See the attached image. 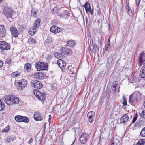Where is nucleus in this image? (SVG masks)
Returning <instances> with one entry per match:
<instances>
[{"mask_svg": "<svg viewBox=\"0 0 145 145\" xmlns=\"http://www.w3.org/2000/svg\"><path fill=\"white\" fill-rule=\"evenodd\" d=\"M5 102L9 105L17 104L19 101V99L13 95H8L5 96L4 98Z\"/></svg>", "mask_w": 145, "mask_h": 145, "instance_id": "obj_1", "label": "nucleus"}, {"mask_svg": "<svg viewBox=\"0 0 145 145\" xmlns=\"http://www.w3.org/2000/svg\"><path fill=\"white\" fill-rule=\"evenodd\" d=\"M40 19L37 18L33 24V26L31 27L29 31V34L31 35H33L36 32V30L40 25Z\"/></svg>", "mask_w": 145, "mask_h": 145, "instance_id": "obj_2", "label": "nucleus"}, {"mask_svg": "<svg viewBox=\"0 0 145 145\" xmlns=\"http://www.w3.org/2000/svg\"><path fill=\"white\" fill-rule=\"evenodd\" d=\"M3 12L5 16L10 22H12L13 20L12 16L13 14L14 13L13 11L11 10L8 7H6L5 8Z\"/></svg>", "mask_w": 145, "mask_h": 145, "instance_id": "obj_3", "label": "nucleus"}, {"mask_svg": "<svg viewBox=\"0 0 145 145\" xmlns=\"http://www.w3.org/2000/svg\"><path fill=\"white\" fill-rule=\"evenodd\" d=\"M35 65L38 71L45 70L48 68V66L46 65V63L39 61L37 62Z\"/></svg>", "mask_w": 145, "mask_h": 145, "instance_id": "obj_4", "label": "nucleus"}, {"mask_svg": "<svg viewBox=\"0 0 145 145\" xmlns=\"http://www.w3.org/2000/svg\"><path fill=\"white\" fill-rule=\"evenodd\" d=\"M33 93L35 96L40 100L44 101L46 100L45 95L44 93H42L38 90V91L36 89L34 90Z\"/></svg>", "mask_w": 145, "mask_h": 145, "instance_id": "obj_5", "label": "nucleus"}, {"mask_svg": "<svg viewBox=\"0 0 145 145\" xmlns=\"http://www.w3.org/2000/svg\"><path fill=\"white\" fill-rule=\"evenodd\" d=\"M31 84L32 86L35 88H37L36 89L38 91V89H41L43 86L42 83L36 80H33L31 81Z\"/></svg>", "mask_w": 145, "mask_h": 145, "instance_id": "obj_6", "label": "nucleus"}, {"mask_svg": "<svg viewBox=\"0 0 145 145\" xmlns=\"http://www.w3.org/2000/svg\"><path fill=\"white\" fill-rule=\"evenodd\" d=\"M15 119L16 121L18 122H24L26 123L29 122V119L26 117L18 115L15 117Z\"/></svg>", "mask_w": 145, "mask_h": 145, "instance_id": "obj_7", "label": "nucleus"}, {"mask_svg": "<svg viewBox=\"0 0 145 145\" xmlns=\"http://www.w3.org/2000/svg\"><path fill=\"white\" fill-rule=\"evenodd\" d=\"M18 83L17 85L18 87L22 89L25 87L27 85V83L26 80L25 79H22L18 81Z\"/></svg>", "mask_w": 145, "mask_h": 145, "instance_id": "obj_8", "label": "nucleus"}, {"mask_svg": "<svg viewBox=\"0 0 145 145\" xmlns=\"http://www.w3.org/2000/svg\"><path fill=\"white\" fill-rule=\"evenodd\" d=\"M0 48L3 50H8L10 48V45L4 41L0 42Z\"/></svg>", "mask_w": 145, "mask_h": 145, "instance_id": "obj_9", "label": "nucleus"}, {"mask_svg": "<svg viewBox=\"0 0 145 145\" xmlns=\"http://www.w3.org/2000/svg\"><path fill=\"white\" fill-rule=\"evenodd\" d=\"M34 118L36 121H42L43 120V115L39 112H35Z\"/></svg>", "mask_w": 145, "mask_h": 145, "instance_id": "obj_10", "label": "nucleus"}, {"mask_svg": "<svg viewBox=\"0 0 145 145\" xmlns=\"http://www.w3.org/2000/svg\"><path fill=\"white\" fill-rule=\"evenodd\" d=\"M88 139L87 134L85 133H82L80 138V142L82 144H85Z\"/></svg>", "mask_w": 145, "mask_h": 145, "instance_id": "obj_11", "label": "nucleus"}, {"mask_svg": "<svg viewBox=\"0 0 145 145\" xmlns=\"http://www.w3.org/2000/svg\"><path fill=\"white\" fill-rule=\"evenodd\" d=\"M57 64L58 65L60 68L61 69L63 70L64 69H65L66 63V62L61 59H59L57 61Z\"/></svg>", "mask_w": 145, "mask_h": 145, "instance_id": "obj_12", "label": "nucleus"}, {"mask_svg": "<svg viewBox=\"0 0 145 145\" xmlns=\"http://www.w3.org/2000/svg\"><path fill=\"white\" fill-rule=\"evenodd\" d=\"M10 30L11 32L12 35L13 37L15 38L18 37V32L16 28L12 27L10 28Z\"/></svg>", "mask_w": 145, "mask_h": 145, "instance_id": "obj_13", "label": "nucleus"}, {"mask_svg": "<svg viewBox=\"0 0 145 145\" xmlns=\"http://www.w3.org/2000/svg\"><path fill=\"white\" fill-rule=\"evenodd\" d=\"M95 114L94 111H91L89 112L87 114V117L88 118V121L91 123L93 122V120Z\"/></svg>", "mask_w": 145, "mask_h": 145, "instance_id": "obj_14", "label": "nucleus"}, {"mask_svg": "<svg viewBox=\"0 0 145 145\" xmlns=\"http://www.w3.org/2000/svg\"><path fill=\"white\" fill-rule=\"evenodd\" d=\"M6 30L4 25H0V37L3 38L6 35Z\"/></svg>", "mask_w": 145, "mask_h": 145, "instance_id": "obj_15", "label": "nucleus"}, {"mask_svg": "<svg viewBox=\"0 0 145 145\" xmlns=\"http://www.w3.org/2000/svg\"><path fill=\"white\" fill-rule=\"evenodd\" d=\"M61 29L56 26H52L51 27L50 31L51 32L54 33H59L61 31Z\"/></svg>", "mask_w": 145, "mask_h": 145, "instance_id": "obj_16", "label": "nucleus"}, {"mask_svg": "<svg viewBox=\"0 0 145 145\" xmlns=\"http://www.w3.org/2000/svg\"><path fill=\"white\" fill-rule=\"evenodd\" d=\"M129 117L127 114H124L121 118L120 122L121 123H123L126 122L128 120Z\"/></svg>", "mask_w": 145, "mask_h": 145, "instance_id": "obj_17", "label": "nucleus"}, {"mask_svg": "<svg viewBox=\"0 0 145 145\" xmlns=\"http://www.w3.org/2000/svg\"><path fill=\"white\" fill-rule=\"evenodd\" d=\"M74 69V67L73 68H72L71 66V65L70 66H68V67L66 68V71L67 72H68L69 74H70V76L71 77H73V76L74 74H73L74 73V71L73 70Z\"/></svg>", "mask_w": 145, "mask_h": 145, "instance_id": "obj_18", "label": "nucleus"}, {"mask_svg": "<svg viewBox=\"0 0 145 145\" xmlns=\"http://www.w3.org/2000/svg\"><path fill=\"white\" fill-rule=\"evenodd\" d=\"M139 61L141 63L143 64H145V53L140 54L139 57Z\"/></svg>", "mask_w": 145, "mask_h": 145, "instance_id": "obj_19", "label": "nucleus"}, {"mask_svg": "<svg viewBox=\"0 0 145 145\" xmlns=\"http://www.w3.org/2000/svg\"><path fill=\"white\" fill-rule=\"evenodd\" d=\"M62 51L64 54L67 55H70L71 54V50L67 48L64 47L62 48Z\"/></svg>", "mask_w": 145, "mask_h": 145, "instance_id": "obj_20", "label": "nucleus"}, {"mask_svg": "<svg viewBox=\"0 0 145 145\" xmlns=\"http://www.w3.org/2000/svg\"><path fill=\"white\" fill-rule=\"evenodd\" d=\"M140 76L141 78L145 77V65L142 67L140 70Z\"/></svg>", "mask_w": 145, "mask_h": 145, "instance_id": "obj_21", "label": "nucleus"}, {"mask_svg": "<svg viewBox=\"0 0 145 145\" xmlns=\"http://www.w3.org/2000/svg\"><path fill=\"white\" fill-rule=\"evenodd\" d=\"M118 86V82L117 81H115L112 84V89L113 91V93L116 91V88Z\"/></svg>", "mask_w": 145, "mask_h": 145, "instance_id": "obj_22", "label": "nucleus"}, {"mask_svg": "<svg viewBox=\"0 0 145 145\" xmlns=\"http://www.w3.org/2000/svg\"><path fill=\"white\" fill-rule=\"evenodd\" d=\"M31 65L29 63H27L25 65L24 70L25 72H28L31 68Z\"/></svg>", "mask_w": 145, "mask_h": 145, "instance_id": "obj_23", "label": "nucleus"}, {"mask_svg": "<svg viewBox=\"0 0 145 145\" xmlns=\"http://www.w3.org/2000/svg\"><path fill=\"white\" fill-rule=\"evenodd\" d=\"M54 56L56 58L63 59L64 56L62 53L60 52H55L54 53Z\"/></svg>", "mask_w": 145, "mask_h": 145, "instance_id": "obj_24", "label": "nucleus"}, {"mask_svg": "<svg viewBox=\"0 0 145 145\" xmlns=\"http://www.w3.org/2000/svg\"><path fill=\"white\" fill-rule=\"evenodd\" d=\"M38 12V10H35L34 8H33L31 11V16L36 18Z\"/></svg>", "mask_w": 145, "mask_h": 145, "instance_id": "obj_25", "label": "nucleus"}, {"mask_svg": "<svg viewBox=\"0 0 145 145\" xmlns=\"http://www.w3.org/2000/svg\"><path fill=\"white\" fill-rule=\"evenodd\" d=\"M133 96L137 101L138 99L139 98L140 96V93L137 91H135L132 94Z\"/></svg>", "mask_w": 145, "mask_h": 145, "instance_id": "obj_26", "label": "nucleus"}, {"mask_svg": "<svg viewBox=\"0 0 145 145\" xmlns=\"http://www.w3.org/2000/svg\"><path fill=\"white\" fill-rule=\"evenodd\" d=\"M110 91L108 89L106 90V93L104 97V98H106L107 101H108L110 98Z\"/></svg>", "mask_w": 145, "mask_h": 145, "instance_id": "obj_27", "label": "nucleus"}, {"mask_svg": "<svg viewBox=\"0 0 145 145\" xmlns=\"http://www.w3.org/2000/svg\"><path fill=\"white\" fill-rule=\"evenodd\" d=\"M16 138L15 137L9 136L8 137L5 139V142L7 143H10L12 141H13L14 140H16Z\"/></svg>", "mask_w": 145, "mask_h": 145, "instance_id": "obj_28", "label": "nucleus"}, {"mask_svg": "<svg viewBox=\"0 0 145 145\" xmlns=\"http://www.w3.org/2000/svg\"><path fill=\"white\" fill-rule=\"evenodd\" d=\"M126 10L127 11V13L129 14L130 15L132 14V12L131 9V8L129 7L128 4H127V3H126Z\"/></svg>", "mask_w": 145, "mask_h": 145, "instance_id": "obj_29", "label": "nucleus"}, {"mask_svg": "<svg viewBox=\"0 0 145 145\" xmlns=\"http://www.w3.org/2000/svg\"><path fill=\"white\" fill-rule=\"evenodd\" d=\"M75 44L74 40H69L67 41V46L73 47Z\"/></svg>", "mask_w": 145, "mask_h": 145, "instance_id": "obj_30", "label": "nucleus"}, {"mask_svg": "<svg viewBox=\"0 0 145 145\" xmlns=\"http://www.w3.org/2000/svg\"><path fill=\"white\" fill-rule=\"evenodd\" d=\"M84 7L86 12L87 13V10H88V9L90 8L91 6L90 4H89L88 3L86 2H85L84 5H83L82 7Z\"/></svg>", "mask_w": 145, "mask_h": 145, "instance_id": "obj_31", "label": "nucleus"}, {"mask_svg": "<svg viewBox=\"0 0 145 145\" xmlns=\"http://www.w3.org/2000/svg\"><path fill=\"white\" fill-rule=\"evenodd\" d=\"M135 101H137V100L135 99L132 95H130L129 97V102L131 104L135 102Z\"/></svg>", "mask_w": 145, "mask_h": 145, "instance_id": "obj_32", "label": "nucleus"}, {"mask_svg": "<svg viewBox=\"0 0 145 145\" xmlns=\"http://www.w3.org/2000/svg\"><path fill=\"white\" fill-rule=\"evenodd\" d=\"M28 42L29 44L32 45H35L37 43L36 40L32 38H30L28 39Z\"/></svg>", "mask_w": 145, "mask_h": 145, "instance_id": "obj_33", "label": "nucleus"}, {"mask_svg": "<svg viewBox=\"0 0 145 145\" xmlns=\"http://www.w3.org/2000/svg\"><path fill=\"white\" fill-rule=\"evenodd\" d=\"M43 75L42 73L37 72L34 75V78H40Z\"/></svg>", "mask_w": 145, "mask_h": 145, "instance_id": "obj_34", "label": "nucleus"}, {"mask_svg": "<svg viewBox=\"0 0 145 145\" xmlns=\"http://www.w3.org/2000/svg\"><path fill=\"white\" fill-rule=\"evenodd\" d=\"M145 143V139H142L139 140L137 143V145H144Z\"/></svg>", "mask_w": 145, "mask_h": 145, "instance_id": "obj_35", "label": "nucleus"}, {"mask_svg": "<svg viewBox=\"0 0 145 145\" xmlns=\"http://www.w3.org/2000/svg\"><path fill=\"white\" fill-rule=\"evenodd\" d=\"M20 72L18 71H16L13 72L12 74V76L13 78L17 77L20 76Z\"/></svg>", "mask_w": 145, "mask_h": 145, "instance_id": "obj_36", "label": "nucleus"}, {"mask_svg": "<svg viewBox=\"0 0 145 145\" xmlns=\"http://www.w3.org/2000/svg\"><path fill=\"white\" fill-rule=\"evenodd\" d=\"M114 56L113 54H111L109 57L108 59V62L109 64H110L112 62Z\"/></svg>", "mask_w": 145, "mask_h": 145, "instance_id": "obj_37", "label": "nucleus"}, {"mask_svg": "<svg viewBox=\"0 0 145 145\" xmlns=\"http://www.w3.org/2000/svg\"><path fill=\"white\" fill-rule=\"evenodd\" d=\"M9 125L7 126L2 131V132L3 133L7 132L9 130Z\"/></svg>", "mask_w": 145, "mask_h": 145, "instance_id": "obj_38", "label": "nucleus"}, {"mask_svg": "<svg viewBox=\"0 0 145 145\" xmlns=\"http://www.w3.org/2000/svg\"><path fill=\"white\" fill-rule=\"evenodd\" d=\"M5 107V104L3 103H2L0 104V111L3 110Z\"/></svg>", "mask_w": 145, "mask_h": 145, "instance_id": "obj_39", "label": "nucleus"}, {"mask_svg": "<svg viewBox=\"0 0 145 145\" xmlns=\"http://www.w3.org/2000/svg\"><path fill=\"white\" fill-rule=\"evenodd\" d=\"M140 117L145 118V110L142 111L140 114Z\"/></svg>", "mask_w": 145, "mask_h": 145, "instance_id": "obj_40", "label": "nucleus"}, {"mask_svg": "<svg viewBox=\"0 0 145 145\" xmlns=\"http://www.w3.org/2000/svg\"><path fill=\"white\" fill-rule=\"evenodd\" d=\"M140 135L142 137H145V132L144 130V129H143L142 130L140 133Z\"/></svg>", "mask_w": 145, "mask_h": 145, "instance_id": "obj_41", "label": "nucleus"}, {"mask_svg": "<svg viewBox=\"0 0 145 145\" xmlns=\"http://www.w3.org/2000/svg\"><path fill=\"white\" fill-rule=\"evenodd\" d=\"M137 114H136L135 115V116L134 117V118L132 121V123L133 124L135 122V121H136V120L137 119Z\"/></svg>", "mask_w": 145, "mask_h": 145, "instance_id": "obj_42", "label": "nucleus"}, {"mask_svg": "<svg viewBox=\"0 0 145 145\" xmlns=\"http://www.w3.org/2000/svg\"><path fill=\"white\" fill-rule=\"evenodd\" d=\"M123 100L122 102V104L124 106H126L127 105V102L126 101V99L124 97H123Z\"/></svg>", "mask_w": 145, "mask_h": 145, "instance_id": "obj_43", "label": "nucleus"}, {"mask_svg": "<svg viewBox=\"0 0 145 145\" xmlns=\"http://www.w3.org/2000/svg\"><path fill=\"white\" fill-rule=\"evenodd\" d=\"M141 0H135L136 5L137 6L140 5V3Z\"/></svg>", "mask_w": 145, "mask_h": 145, "instance_id": "obj_44", "label": "nucleus"}, {"mask_svg": "<svg viewBox=\"0 0 145 145\" xmlns=\"http://www.w3.org/2000/svg\"><path fill=\"white\" fill-rule=\"evenodd\" d=\"M89 48L90 50H93L94 49V45L93 44L92 45H90L89 46Z\"/></svg>", "mask_w": 145, "mask_h": 145, "instance_id": "obj_45", "label": "nucleus"}, {"mask_svg": "<svg viewBox=\"0 0 145 145\" xmlns=\"http://www.w3.org/2000/svg\"><path fill=\"white\" fill-rule=\"evenodd\" d=\"M142 122V120L140 119H138L137 122V123L138 124H139V125H141Z\"/></svg>", "mask_w": 145, "mask_h": 145, "instance_id": "obj_46", "label": "nucleus"}, {"mask_svg": "<svg viewBox=\"0 0 145 145\" xmlns=\"http://www.w3.org/2000/svg\"><path fill=\"white\" fill-rule=\"evenodd\" d=\"M52 22L53 24L54 25H56L58 23L57 21L56 20H53L52 21Z\"/></svg>", "mask_w": 145, "mask_h": 145, "instance_id": "obj_47", "label": "nucleus"}, {"mask_svg": "<svg viewBox=\"0 0 145 145\" xmlns=\"http://www.w3.org/2000/svg\"><path fill=\"white\" fill-rule=\"evenodd\" d=\"M11 61V60L10 59H9V60H7L6 61L5 63H7L8 64H10V63Z\"/></svg>", "mask_w": 145, "mask_h": 145, "instance_id": "obj_48", "label": "nucleus"}, {"mask_svg": "<svg viewBox=\"0 0 145 145\" xmlns=\"http://www.w3.org/2000/svg\"><path fill=\"white\" fill-rule=\"evenodd\" d=\"M101 12V10L100 8H99L97 10V14L99 15H100Z\"/></svg>", "mask_w": 145, "mask_h": 145, "instance_id": "obj_49", "label": "nucleus"}, {"mask_svg": "<svg viewBox=\"0 0 145 145\" xmlns=\"http://www.w3.org/2000/svg\"><path fill=\"white\" fill-rule=\"evenodd\" d=\"M52 41V39L51 38L47 39V42L48 43H50Z\"/></svg>", "mask_w": 145, "mask_h": 145, "instance_id": "obj_50", "label": "nucleus"}, {"mask_svg": "<svg viewBox=\"0 0 145 145\" xmlns=\"http://www.w3.org/2000/svg\"><path fill=\"white\" fill-rule=\"evenodd\" d=\"M33 139L32 138H31L29 140L28 142V143L29 144H31L33 142Z\"/></svg>", "mask_w": 145, "mask_h": 145, "instance_id": "obj_51", "label": "nucleus"}, {"mask_svg": "<svg viewBox=\"0 0 145 145\" xmlns=\"http://www.w3.org/2000/svg\"><path fill=\"white\" fill-rule=\"evenodd\" d=\"M110 47V44H108L107 47L106 48V50L107 51H108L109 50Z\"/></svg>", "mask_w": 145, "mask_h": 145, "instance_id": "obj_52", "label": "nucleus"}, {"mask_svg": "<svg viewBox=\"0 0 145 145\" xmlns=\"http://www.w3.org/2000/svg\"><path fill=\"white\" fill-rule=\"evenodd\" d=\"M99 50L97 46V45H94V49L93 50Z\"/></svg>", "mask_w": 145, "mask_h": 145, "instance_id": "obj_53", "label": "nucleus"}, {"mask_svg": "<svg viewBox=\"0 0 145 145\" xmlns=\"http://www.w3.org/2000/svg\"><path fill=\"white\" fill-rule=\"evenodd\" d=\"M3 62L1 60H0V68L3 65Z\"/></svg>", "mask_w": 145, "mask_h": 145, "instance_id": "obj_54", "label": "nucleus"}, {"mask_svg": "<svg viewBox=\"0 0 145 145\" xmlns=\"http://www.w3.org/2000/svg\"><path fill=\"white\" fill-rule=\"evenodd\" d=\"M90 12L91 14V15H93V10H92L91 11H90Z\"/></svg>", "mask_w": 145, "mask_h": 145, "instance_id": "obj_55", "label": "nucleus"}, {"mask_svg": "<svg viewBox=\"0 0 145 145\" xmlns=\"http://www.w3.org/2000/svg\"><path fill=\"white\" fill-rule=\"evenodd\" d=\"M91 7L90 8H89V9H88V10H87V12L88 11H89L90 12V11H91Z\"/></svg>", "mask_w": 145, "mask_h": 145, "instance_id": "obj_56", "label": "nucleus"}, {"mask_svg": "<svg viewBox=\"0 0 145 145\" xmlns=\"http://www.w3.org/2000/svg\"><path fill=\"white\" fill-rule=\"evenodd\" d=\"M49 120H50V121H51V117H52L51 115H49Z\"/></svg>", "mask_w": 145, "mask_h": 145, "instance_id": "obj_57", "label": "nucleus"}, {"mask_svg": "<svg viewBox=\"0 0 145 145\" xmlns=\"http://www.w3.org/2000/svg\"><path fill=\"white\" fill-rule=\"evenodd\" d=\"M110 37L108 40V44H110Z\"/></svg>", "mask_w": 145, "mask_h": 145, "instance_id": "obj_58", "label": "nucleus"}, {"mask_svg": "<svg viewBox=\"0 0 145 145\" xmlns=\"http://www.w3.org/2000/svg\"><path fill=\"white\" fill-rule=\"evenodd\" d=\"M114 145V143L112 141V142H111V143L110 144V145Z\"/></svg>", "mask_w": 145, "mask_h": 145, "instance_id": "obj_59", "label": "nucleus"}, {"mask_svg": "<svg viewBox=\"0 0 145 145\" xmlns=\"http://www.w3.org/2000/svg\"><path fill=\"white\" fill-rule=\"evenodd\" d=\"M116 140L117 141V142L118 143H119V140H118V139H116Z\"/></svg>", "mask_w": 145, "mask_h": 145, "instance_id": "obj_60", "label": "nucleus"}, {"mask_svg": "<svg viewBox=\"0 0 145 145\" xmlns=\"http://www.w3.org/2000/svg\"><path fill=\"white\" fill-rule=\"evenodd\" d=\"M144 106V108H145V101L144 102V103L143 104Z\"/></svg>", "mask_w": 145, "mask_h": 145, "instance_id": "obj_61", "label": "nucleus"}, {"mask_svg": "<svg viewBox=\"0 0 145 145\" xmlns=\"http://www.w3.org/2000/svg\"><path fill=\"white\" fill-rule=\"evenodd\" d=\"M57 9V8H54L53 9V11H54V10H55V9Z\"/></svg>", "mask_w": 145, "mask_h": 145, "instance_id": "obj_62", "label": "nucleus"}, {"mask_svg": "<svg viewBox=\"0 0 145 145\" xmlns=\"http://www.w3.org/2000/svg\"><path fill=\"white\" fill-rule=\"evenodd\" d=\"M48 121H49V123H50V122H51V121H50V120H49V119Z\"/></svg>", "mask_w": 145, "mask_h": 145, "instance_id": "obj_63", "label": "nucleus"}, {"mask_svg": "<svg viewBox=\"0 0 145 145\" xmlns=\"http://www.w3.org/2000/svg\"><path fill=\"white\" fill-rule=\"evenodd\" d=\"M3 1V0H0V3H1Z\"/></svg>", "mask_w": 145, "mask_h": 145, "instance_id": "obj_64", "label": "nucleus"}]
</instances>
